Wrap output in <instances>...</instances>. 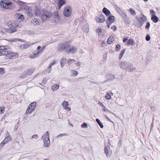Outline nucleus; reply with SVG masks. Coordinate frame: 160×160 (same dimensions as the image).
Here are the masks:
<instances>
[{"label": "nucleus", "mask_w": 160, "mask_h": 160, "mask_svg": "<svg viewBox=\"0 0 160 160\" xmlns=\"http://www.w3.org/2000/svg\"><path fill=\"white\" fill-rule=\"evenodd\" d=\"M66 135H67V134L66 133L60 134L57 136L56 138H58L59 137H61L62 136H65Z\"/></svg>", "instance_id": "5fc2aeb1"}, {"label": "nucleus", "mask_w": 160, "mask_h": 160, "mask_svg": "<svg viewBox=\"0 0 160 160\" xmlns=\"http://www.w3.org/2000/svg\"><path fill=\"white\" fill-rule=\"evenodd\" d=\"M65 109L68 111H69L71 110V108H70L68 107V106L65 107Z\"/></svg>", "instance_id": "69168bd1"}, {"label": "nucleus", "mask_w": 160, "mask_h": 160, "mask_svg": "<svg viewBox=\"0 0 160 160\" xmlns=\"http://www.w3.org/2000/svg\"><path fill=\"white\" fill-rule=\"evenodd\" d=\"M52 15V12L46 9H43L41 13V18L42 21H48L51 18Z\"/></svg>", "instance_id": "f03ea898"}, {"label": "nucleus", "mask_w": 160, "mask_h": 160, "mask_svg": "<svg viewBox=\"0 0 160 160\" xmlns=\"http://www.w3.org/2000/svg\"><path fill=\"white\" fill-rule=\"evenodd\" d=\"M115 17L113 16H111V23H113L115 21Z\"/></svg>", "instance_id": "09e8293b"}, {"label": "nucleus", "mask_w": 160, "mask_h": 160, "mask_svg": "<svg viewBox=\"0 0 160 160\" xmlns=\"http://www.w3.org/2000/svg\"><path fill=\"white\" fill-rule=\"evenodd\" d=\"M150 26V23L149 22H148L147 23L146 25L145 26L146 29H149Z\"/></svg>", "instance_id": "3c124183"}, {"label": "nucleus", "mask_w": 160, "mask_h": 160, "mask_svg": "<svg viewBox=\"0 0 160 160\" xmlns=\"http://www.w3.org/2000/svg\"><path fill=\"white\" fill-rule=\"evenodd\" d=\"M4 30L6 31L7 32L12 33L16 32L17 31L15 28H4Z\"/></svg>", "instance_id": "9b49d317"}, {"label": "nucleus", "mask_w": 160, "mask_h": 160, "mask_svg": "<svg viewBox=\"0 0 160 160\" xmlns=\"http://www.w3.org/2000/svg\"><path fill=\"white\" fill-rule=\"evenodd\" d=\"M141 17L138 19L140 22V26H141L147 20L146 17L143 14H140Z\"/></svg>", "instance_id": "0eeeda50"}, {"label": "nucleus", "mask_w": 160, "mask_h": 160, "mask_svg": "<svg viewBox=\"0 0 160 160\" xmlns=\"http://www.w3.org/2000/svg\"><path fill=\"white\" fill-rule=\"evenodd\" d=\"M16 2L20 6V7H22V8H23V6L25 5V3L22 1H21L20 0H18Z\"/></svg>", "instance_id": "b1692460"}, {"label": "nucleus", "mask_w": 160, "mask_h": 160, "mask_svg": "<svg viewBox=\"0 0 160 160\" xmlns=\"http://www.w3.org/2000/svg\"><path fill=\"white\" fill-rule=\"evenodd\" d=\"M102 12L107 16H108V18L107 20L106 23L107 27L109 28L110 26V11L108 9L106 8H104L102 9Z\"/></svg>", "instance_id": "39448f33"}, {"label": "nucleus", "mask_w": 160, "mask_h": 160, "mask_svg": "<svg viewBox=\"0 0 160 160\" xmlns=\"http://www.w3.org/2000/svg\"><path fill=\"white\" fill-rule=\"evenodd\" d=\"M96 21L98 23L103 22L105 21L104 16L102 14L98 15L96 18Z\"/></svg>", "instance_id": "9d476101"}, {"label": "nucleus", "mask_w": 160, "mask_h": 160, "mask_svg": "<svg viewBox=\"0 0 160 160\" xmlns=\"http://www.w3.org/2000/svg\"><path fill=\"white\" fill-rule=\"evenodd\" d=\"M65 0H59L58 3V8H60L63 5L65 4Z\"/></svg>", "instance_id": "2eb2a0df"}, {"label": "nucleus", "mask_w": 160, "mask_h": 160, "mask_svg": "<svg viewBox=\"0 0 160 160\" xmlns=\"http://www.w3.org/2000/svg\"><path fill=\"white\" fill-rule=\"evenodd\" d=\"M72 9L70 6L66 7L64 10L63 14L66 17H69L71 14Z\"/></svg>", "instance_id": "423d86ee"}, {"label": "nucleus", "mask_w": 160, "mask_h": 160, "mask_svg": "<svg viewBox=\"0 0 160 160\" xmlns=\"http://www.w3.org/2000/svg\"><path fill=\"white\" fill-rule=\"evenodd\" d=\"M6 46H0V50L1 51H4V50H7Z\"/></svg>", "instance_id": "c9c22d12"}, {"label": "nucleus", "mask_w": 160, "mask_h": 160, "mask_svg": "<svg viewBox=\"0 0 160 160\" xmlns=\"http://www.w3.org/2000/svg\"><path fill=\"white\" fill-rule=\"evenodd\" d=\"M130 62H121L120 63V66L121 68L126 70Z\"/></svg>", "instance_id": "1a4fd4ad"}, {"label": "nucleus", "mask_w": 160, "mask_h": 160, "mask_svg": "<svg viewBox=\"0 0 160 160\" xmlns=\"http://www.w3.org/2000/svg\"><path fill=\"white\" fill-rule=\"evenodd\" d=\"M119 14L123 18L127 17L126 14L123 12L122 11L121 12H120V13H119Z\"/></svg>", "instance_id": "2f4dec72"}, {"label": "nucleus", "mask_w": 160, "mask_h": 160, "mask_svg": "<svg viewBox=\"0 0 160 160\" xmlns=\"http://www.w3.org/2000/svg\"><path fill=\"white\" fill-rule=\"evenodd\" d=\"M75 61L74 59H69L67 62V63L68 65H70L74 62H75Z\"/></svg>", "instance_id": "4c0bfd02"}, {"label": "nucleus", "mask_w": 160, "mask_h": 160, "mask_svg": "<svg viewBox=\"0 0 160 160\" xmlns=\"http://www.w3.org/2000/svg\"><path fill=\"white\" fill-rule=\"evenodd\" d=\"M125 49H123V50H122L121 51V53L120 54L119 57V59H121V58L122 57L123 55V54H124V53H125Z\"/></svg>", "instance_id": "f704fd0d"}, {"label": "nucleus", "mask_w": 160, "mask_h": 160, "mask_svg": "<svg viewBox=\"0 0 160 160\" xmlns=\"http://www.w3.org/2000/svg\"><path fill=\"white\" fill-rule=\"evenodd\" d=\"M63 107H67L68 105V102L65 101H64L62 103Z\"/></svg>", "instance_id": "e433bc0d"}, {"label": "nucleus", "mask_w": 160, "mask_h": 160, "mask_svg": "<svg viewBox=\"0 0 160 160\" xmlns=\"http://www.w3.org/2000/svg\"><path fill=\"white\" fill-rule=\"evenodd\" d=\"M12 139V137L10 136L6 137L3 140V142H5L6 144L9 141H11V139Z\"/></svg>", "instance_id": "4be33fe9"}, {"label": "nucleus", "mask_w": 160, "mask_h": 160, "mask_svg": "<svg viewBox=\"0 0 160 160\" xmlns=\"http://www.w3.org/2000/svg\"><path fill=\"white\" fill-rule=\"evenodd\" d=\"M5 144H6L5 142H3V141H2L0 144V147H3Z\"/></svg>", "instance_id": "0e129e2a"}, {"label": "nucleus", "mask_w": 160, "mask_h": 160, "mask_svg": "<svg viewBox=\"0 0 160 160\" xmlns=\"http://www.w3.org/2000/svg\"><path fill=\"white\" fill-rule=\"evenodd\" d=\"M83 31L88 32L89 31V26L88 24L86 23L82 28Z\"/></svg>", "instance_id": "aec40b11"}, {"label": "nucleus", "mask_w": 160, "mask_h": 160, "mask_svg": "<svg viewBox=\"0 0 160 160\" xmlns=\"http://www.w3.org/2000/svg\"><path fill=\"white\" fill-rule=\"evenodd\" d=\"M24 9L28 10V11H32V8L28 6L25 5L23 6V8Z\"/></svg>", "instance_id": "7c9ffc66"}, {"label": "nucleus", "mask_w": 160, "mask_h": 160, "mask_svg": "<svg viewBox=\"0 0 160 160\" xmlns=\"http://www.w3.org/2000/svg\"><path fill=\"white\" fill-rule=\"evenodd\" d=\"M5 107H0V112L1 113H3V112L4 111Z\"/></svg>", "instance_id": "603ef678"}, {"label": "nucleus", "mask_w": 160, "mask_h": 160, "mask_svg": "<svg viewBox=\"0 0 160 160\" xmlns=\"http://www.w3.org/2000/svg\"><path fill=\"white\" fill-rule=\"evenodd\" d=\"M102 108L103 109V110L105 112L108 111L109 112H110L109 111L107 108H106L104 106H103Z\"/></svg>", "instance_id": "052dcab7"}, {"label": "nucleus", "mask_w": 160, "mask_h": 160, "mask_svg": "<svg viewBox=\"0 0 160 160\" xmlns=\"http://www.w3.org/2000/svg\"><path fill=\"white\" fill-rule=\"evenodd\" d=\"M38 135L37 134H34L32 136V138H36L37 139L38 137Z\"/></svg>", "instance_id": "e2e57ef3"}, {"label": "nucleus", "mask_w": 160, "mask_h": 160, "mask_svg": "<svg viewBox=\"0 0 160 160\" xmlns=\"http://www.w3.org/2000/svg\"><path fill=\"white\" fill-rule=\"evenodd\" d=\"M33 22H34L36 23V25H39L40 23V20H37L35 18L34 19V20L33 21Z\"/></svg>", "instance_id": "79ce46f5"}, {"label": "nucleus", "mask_w": 160, "mask_h": 160, "mask_svg": "<svg viewBox=\"0 0 160 160\" xmlns=\"http://www.w3.org/2000/svg\"><path fill=\"white\" fill-rule=\"evenodd\" d=\"M96 121L101 128H103V126L102 123L98 118H96Z\"/></svg>", "instance_id": "bb28decb"}, {"label": "nucleus", "mask_w": 160, "mask_h": 160, "mask_svg": "<svg viewBox=\"0 0 160 160\" xmlns=\"http://www.w3.org/2000/svg\"><path fill=\"white\" fill-rule=\"evenodd\" d=\"M54 17L55 16H59L58 14V11L57 10V11H56L55 12H54L53 13V14L52 15Z\"/></svg>", "instance_id": "864d4df0"}, {"label": "nucleus", "mask_w": 160, "mask_h": 160, "mask_svg": "<svg viewBox=\"0 0 160 160\" xmlns=\"http://www.w3.org/2000/svg\"><path fill=\"white\" fill-rule=\"evenodd\" d=\"M67 61V59L66 58H62L60 61V65L61 67L62 68L65 65V64Z\"/></svg>", "instance_id": "6ab92c4d"}, {"label": "nucleus", "mask_w": 160, "mask_h": 160, "mask_svg": "<svg viewBox=\"0 0 160 160\" xmlns=\"http://www.w3.org/2000/svg\"><path fill=\"white\" fill-rule=\"evenodd\" d=\"M34 69L33 68H31L30 69H27L25 73L27 76L28 77L30 76L34 72Z\"/></svg>", "instance_id": "4468645a"}, {"label": "nucleus", "mask_w": 160, "mask_h": 160, "mask_svg": "<svg viewBox=\"0 0 160 160\" xmlns=\"http://www.w3.org/2000/svg\"><path fill=\"white\" fill-rule=\"evenodd\" d=\"M34 110H32V109H31L28 107L27 108L26 112V114H30L32 113Z\"/></svg>", "instance_id": "c85d7f7f"}, {"label": "nucleus", "mask_w": 160, "mask_h": 160, "mask_svg": "<svg viewBox=\"0 0 160 160\" xmlns=\"http://www.w3.org/2000/svg\"><path fill=\"white\" fill-rule=\"evenodd\" d=\"M124 19V22L128 24H129L130 22L128 20L127 17H126V18H125Z\"/></svg>", "instance_id": "4d7b16f0"}, {"label": "nucleus", "mask_w": 160, "mask_h": 160, "mask_svg": "<svg viewBox=\"0 0 160 160\" xmlns=\"http://www.w3.org/2000/svg\"><path fill=\"white\" fill-rule=\"evenodd\" d=\"M36 106V103L35 102H34L31 103L28 106L31 108L32 110H34Z\"/></svg>", "instance_id": "f3484780"}, {"label": "nucleus", "mask_w": 160, "mask_h": 160, "mask_svg": "<svg viewBox=\"0 0 160 160\" xmlns=\"http://www.w3.org/2000/svg\"><path fill=\"white\" fill-rule=\"evenodd\" d=\"M72 74L74 75V76H76L78 75V73L77 71L74 70L73 71Z\"/></svg>", "instance_id": "bf43d9fd"}, {"label": "nucleus", "mask_w": 160, "mask_h": 160, "mask_svg": "<svg viewBox=\"0 0 160 160\" xmlns=\"http://www.w3.org/2000/svg\"><path fill=\"white\" fill-rule=\"evenodd\" d=\"M136 69L132 63L129 62L126 71L128 72H132L135 71Z\"/></svg>", "instance_id": "6e6552de"}, {"label": "nucleus", "mask_w": 160, "mask_h": 160, "mask_svg": "<svg viewBox=\"0 0 160 160\" xmlns=\"http://www.w3.org/2000/svg\"><path fill=\"white\" fill-rule=\"evenodd\" d=\"M81 127L83 128H87L88 127L87 124L85 122H83L82 125Z\"/></svg>", "instance_id": "49530a36"}, {"label": "nucleus", "mask_w": 160, "mask_h": 160, "mask_svg": "<svg viewBox=\"0 0 160 160\" xmlns=\"http://www.w3.org/2000/svg\"><path fill=\"white\" fill-rule=\"evenodd\" d=\"M18 39L16 38L15 39H12L10 40V41L11 42H16L18 41Z\"/></svg>", "instance_id": "13d9d810"}, {"label": "nucleus", "mask_w": 160, "mask_h": 160, "mask_svg": "<svg viewBox=\"0 0 160 160\" xmlns=\"http://www.w3.org/2000/svg\"><path fill=\"white\" fill-rule=\"evenodd\" d=\"M109 148L110 147L108 146H107L105 147L104 152L107 156H109L108 150Z\"/></svg>", "instance_id": "5701e85b"}, {"label": "nucleus", "mask_w": 160, "mask_h": 160, "mask_svg": "<svg viewBox=\"0 0 160 160\" xmlns=\"http://www.w3.org/2000/svg\"><path fill=\"white\" fill-rule=\"evenodd\" d=\"M111 28L113 30V31H116L117 29V27L115 25H114Z\"/></svg>", "instance_id": "680f3d73"}, {"label": "nucleus", "mask_w": 160, "mask_h": 160, "mask_svg": "<svg viewBox=\"0 0 160 160\" xmlns=\"http://www.w3.org/2000/svg\"><path fill=\"white\" fill-rule=\"evenodd\" d=\"M115 10H116V11L118 12V14L120 13L121 10L117 6H116L115 7Z\"/></svg>", "instance_id": "c03bdc74"}, {"label": "nucleus", "mask_w": 160, "mask_h": 160, "mask_svg": "<svg viewBox=\"0 0 160 160\" xmlns=\"http://www.w3.org/2000/svg\"><path fill=\"white\" fill-rule=\"evenodd\" d=\"M129 11L132 15L135 16L136 15V13L135 12V11L132 8H130Z\"/></svg>", "instance_id": "72a5a7b5"}, {"label": "nucleus", "mask_w": 160, "mask_h": 160, "mask_svg": "<svg viewBox=\"0 0 160 160\" xmlns=\"http://www.w3.org/2000/svg\"><path fill=\"white\" fill-rule=\"evenodd\" d=\"M57 50L59 52L64 51L67 53L73 54L78 52V49L77 48L65 42L59 44L57 48Z\"/></svg>", "instance_id": "f257e3e1"}, {"label": "nucleus", "mask_w": 160, "mask_h": 160, "mask_svg": "<svg viewBox=\"0 0 160 160\" xmlns=\"http://www.w3.org/2000/svg\"><path fill=\"white\" fill-rule=\"evenodd\" d=\"M35 10L34 11V14L36 16H39L40 14L41 15V12L40 9L36 5L35 7Z\"/></svg>", "instance_id": "ddd939ff"}, {"label": "nucleus", "mask_w": 160, "mask_h": 160, "mask_svg": "<svg viewBox=\"0 0 160 160\" xmlns=\"http://www.w3.org/2000/svg\"><path fill=\"white\" fill-rule=\"evenodd\" d=\"M0 5L3 8L8 9H12L14 7L13 4L9 0H1Z\"/></svg>", "instance_id": "7ed1b4c3"}, {"label": "nucleus", "mask_w": 160, "mask_h": 160, "mask_svg": "<svg viewBox=\"0 0 160 160\" xmlns=\"http://www.w3.org/2000/svg\"><path fill=\"white\" fill-rule=\"evenodd\" d=\"M96 32L98 33V36H100V34L102 32L101 29L98 28L96 30Z\"/></svg>", "instance_id": "ea45409f"}, {"label": "nucleus", "mask_w": 160, "mask_h": 160, "mask_svg": "<svg viewBox=\"0 0 160 160\" xmlns=\"http://www.w3.org/2000/svg\"><path fill=\"white\" fill-rule=\"evenodd\" d=\"M145 39L146 41H149L151 39L150 36L148 34L147 35Z\"/></svg>", "instance_id": "8fccbe9b"}, {"label": "nucleus", "mask_w": 160, "mask_h": 160, "mask_svg": "<svg viewBox=\"0 0 160 160\" xmlns=\"http://www.w3.org/2000/svg\"><path fill=\"white\" fill-rule=\"evenodd\" d=\"M54 21L55 23H58L60 20V17L59 16L54 17Z\"/></svg>", "instance_id": "473e14b6"}, {"label": "nucleus", "mask_w": 160, "mask_h": 160, "mask_svg": "<svg viewBox=\"0 0 160 160\" xmlns=\"http://www.w3.org/2000/svg\"><path fill=\"white\" fill-rule=\"evenodd\" d=\"M105 98L107 100L110 99V94L109 92H107L105 96Z\"/></svg>", "instance_id": "37998d69"}, {"label": "nucleus", "mask_w": 160, "mask_h": 160, "mask_svg": "<svg viewBox=\"0 0 160 160\" xmlns=\"http://www.w3.org/2000/svg\"><path fill=\"white\" fill-rule=\"evenodd\" d=\"M41 47L40 46H38L37 48V50L36 51H40V52L41 51L40 50Z\"/></svg>", "instance_id": "774afa93"}, {"label": "nucleus", "mask_w": 160, "mask_h": 160, "mask_svg": "<svg viewBox=\"0 0 160 160\" xmlns=\"http://www.w3.org/2000/svg\"><path fill=\"white\" fill-rule=\"evenodd\" d=\"M135 43V42L132 39H129L127 42V44L128 45L131 44L132 45H134Z\"/></svg>", "instance_id": "393cba45"}, {"label": "nucleus", "mask_w": 160, "mask_h": 160, "mask_svg": "<svg viewBox=\"0 0 160 160\" xmlns=\"http://www.w3.org/2000/svg\"><path fill=\"white\" fill-rule=\"evenodd\" d=\"M4 72V69L2 68H0V74L1 75L3 74Z\"/></svg>", "instance_id": "6e6d98bb"}, {"label": "nucleus", "mask_w": 160, "mask_h": 160, "mask_svg": "<svg viewBox=\"0 0 160 160\" xmlns=\"http://www.w3.org/2000/svg\"><path fill=\"white\" fill-rule=\"evenodd\" d=\"M59 87L58 84L54 85L52 87V89L53 91H56L58 88Z\"/></svg>", "instance_id": "a878e982"}, {"label": "nucleus", "mask_w": 160, "mask_h": 160, "mask_svg": "<svg viewBox=\"0 0 160 160\" xmlns=\"http://www.w3.org/2000/svg\"><path fill=\"white\" fill-rule=\"evenodd\" d=\"M120 48H121V46L120 45H119V44L117 45L116 46V48H115L116 50L117 51H119L120 50Z\"/></svg>", "instance_id": "a18cd8bd"}, {"label": "nucleus", "mask_w": 160, "mask_h": 160, "mask_svg": "<svg viewBox=\"0 0 160 160\" xmlns=\"http://www.w3.org/2000/svg\"><path fill=\"white\" fill-rule=\"evenodd\" d=\"M106 44H107V43L106 42H102V47H104Z\"/></svg>", "instance_id": "338daca9"}, {"label": "nucleus", "mask_w": 160, "mask_h": 160, "mask_svg": "<svg viewBox=\"0 0 160 160\" xmlns=\"http://www.w3.org/2000/svg\"><path fill=\"white\" fill-rule=\"evenodd\" d=\"M151 19L154 22H157L158 21V18L153 13V15H152L151 17Z\"/></svg>", "instance_id": "a211bd4d"}, {"label": "nucleus", "mask_w": 160, "mask_h": 160, "mask_svg": "<svg viewBox=\"0 0 160 160\" xmlns=\"http://www.w3.org/2000/svg\"><path fill=\"white\" fill-rule=\"evenodd\" d=\"M31 11H28L27 12V15L30 18H31L33 15V13L31 12Z\"/></svg>", "instance_id": "a19ab883"}, {"label": "nucleus", "mask_w": 160, "mask_h": 160, "mask_svg": "<svg viewBox=\"0 0 160 160\" xmlns=\"http://www.w3.org/2000/svg\"><path fill=\"white\" fill-rule=\"evenodd\" d=\"M17 17H18V19L19 20H20V19H21V20H22V18H24L23 16L20 13H18L17 15Z\"/></svg>", "instance_id": "58836bf2"}, {"label": "nucleus", "mask_w": 160, "mask_h": 160, "mask_svg": "<svg viewBox=\"0 0 160 160\" xmlns=\"http://www.w3.org/2000/svg\"><path fill=\"white\" fill-rule=\"evenodd\" d=\"M49 133L48 131H47L46 132V134L44 135H42L41 137V138L43 139V142H44L45 141H48L47 139L49 138Z\"/></svg>", "instance_id": "dca6fc26"}, {"label": "nucleus", "mask_w": 160, "mask_h": 160, "mask_svg": "<svg viewBox=\"0 0 160 160\" xmlns=\"http://www.w3.org/2000/svg\"><path fill=\"white\" fill-rule=\"evenodd\" d=\"M40 53V51H34L32 55L30 56L31 58H35L38 57L39 56V53Z\"/></svg>", "instance_id": "f8f14e48"}, {"label": "nucleus", "mask_w": 160, "mask_h": 160, "mask_svg": "<svg viewBox=\"0 0 160 160\" xmlns=\"http://www.w3.org/2000/svg\"><path fill=\"white\" fill-rule=\"evenodd\" d=\"M4 55H5L8 58V59L15 58L18 57V55L17 53L11 52L9 51H4V52L2 53Z\"/></svg>", "instance_id": "20e7f679"}, {"label": "nucleus", "mask_w": 160, "mask_h": 160, "mask_svg": "<svg viewBox=\"0 0 160 160\" xmlns=\"http://www.w3.org/2000/svg\"><path fill=\"white\" fill-rule=\"evenodd\" d=\"M28 77L27 76L26 74L25 73V72H23L19 76V78H20L22 79H24L25 78H27Z\"/></svg>", "instance_id": "cd10ccee"}, {"label": "nucleus", "mask_w": 160, "mask_h": 160, "mask_svg": "<svg viewBox=\"0 0 160 160\" xmlns=\"http://www.w3.org/2000/svg\"><path fill=\"white\" fill-rule=\"evenodd\" d=\"M55 61H54V62H52L51 63H50L48 68V72H50V71L51 70V66L54 64H55Z\"/></svg>", "instance_id": "c756f323"}, {"label": "nucleus", "mask_w": 160, "mask_h": 160, "mask_svg": "<svg viewBox=\"0 0 160 160\" xmlns=\"http://www.w3.org/2000/svg\"><path fill=\"white\" fill-rule=\"evenodd\" d=\"M46 80V79L45 78H43V81L42 82V83H38V84L39 85H42V86H43L45 84V83H46V81H45V80Z\"/></svg>", "instance_id": "de8ad7c7"}, {"label": "nucleus", "mask_w": 160, "mask_h": 160, "mask_svg": "<svg viewBox=\"0 0 160 160\" xmlns=\"http://www.w3.org/2000/svg\"><path fill=\"white\" fill-rule=\"evenodd\" d=\"M48 140V141H45L43 143L44 146L46 147H48L50 144V141L49 139V138H48V139H47Z\"/></svg>", "instance_id": "412c9836"}]
</instances>
